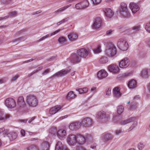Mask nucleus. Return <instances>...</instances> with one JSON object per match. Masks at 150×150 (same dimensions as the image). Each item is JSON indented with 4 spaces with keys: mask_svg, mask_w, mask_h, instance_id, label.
Here are the masks:
<instances>
[{
    "mask_svg": "<svg viewBox=\"0 0 150 150\" xmlns=\"http://www.w3.org/2000/svg\"><path fill=\"white\" fill-rule=\"evenodd\" d=\"M137 107V104L134 103H132L130 106V108L131 109H136Z\"/></svg>",
    "mask_w": 150,
    "mask_h": 150,
    "instance_id": "obj_53",
    "label": "nucleus"
},
{
    "mask_svg": "<svg viewBox=\"0 0 150 150\" xmlns=\"http://www.w3.org/2000/svg\"><path fill=\"white\" fill-rule=\"evenodd\" d=\"M141 27L140 25L134 26L132 28V30L137 31L139 30Z\"/></svg>",
    "mask_w": 150,
    "mask_h": 150,
    "instance_id": "obj_50",
    "label": "nucleus"
},
{
    "mask_svg": "<svg viewBox=\"0 0 150 150\" xmlns=\"http://www.w3.org/2000/svg\"><path fill=\"white\" fill-rule=\"evenodd\" d=\"M19 76L18 75H15L11 79V82H13L16 81L19 78Z\"/></svg>",
    "mask_w": 150,
    "mask_h": 150,
    "instance_id": "obj_49",
    "label": "nucleus"
},
{
    "mask_svg": "<svg viewBox=\"0 0 150 150\" xmlns=\"http://www.w3.org/2000/svg\"><path fill=\"white\" fill-rule=\"evenodd\" d=\"M88 1H82L80 2L81 6H82V9L83 10L87 8L89 5Z\"/></svg>",
    "mask_w": 150,
    "mask_h": 150,
    "instance_id": "obj_35",
    "label": "nucleus"
},
{
    "mask_svg": "<svg viewBox=\"0 0 150 150\" xmlns=\"http://www.w3.org/2000/svg\"><path fill=\"white\" fill-rule=\"evenodd\" d=\"M25 39L26 38L25 37H21L16 39L15 41H23L25 40Z\"/></svg>",
    "mask_w": 150,
    "mask_h": 150,
    "instance_id": "obj_55",
    "label": "nucleus"
},
{
    "mask_svg": "<svg viewBox=\"0 0 150 150\" xmlns=\"http://www.w3.org/2000/svg\"><path fill=\"white\" fill-rule=\"evenodd\" d=\"M93 4L94 6L98 5L101 2V1H91Z\"/></svg>",
    "mask_w": 150,
    "mask_h": 150,
    "instance_id": "obj_51",
    "label": "nucleus"
},
{
    "mask_svg": "<svg viewBox=\"0 0 150 150\" xmlns=\"http://www.w3.org/2000/svg\"><path fill=\"white\" fill-rule=\"evenodd\" d=\"M76 135L71 134L69 135L67 138V142L70 146H77Z\"/></svg>",
    "mask_w": 150,
    "mask_h": 150,
    "instance_id": "obj_8",
    "label": "nucleus"
},
{
    "mask_svg": "<svg viewBox=\"0 0 150 150\" xmlns=\"http://www.w3.org/2000/svg\"><path fill=\"white\" fill-rule=\"evenodd\" d=\"M67 37L70 41L71 42H74L77 40L78 36L76 34L72 33L68 35Z\"/></svg>",
    "mask_w": 150,
    "mask_h": 150,
    "instance_id": "obj_31",
    "label": "nucleus"
},
{
    "mask_svg": "<svg viewBox=\"0 0 150 150\" xmlns=\"http://www.w3.org/2000/svg\"><path fill=\"white\" fill-rule=\"evenodd\" d=\"M24 150H39L38 148L35 145H32L29 146Z\"/></svg>",
    "mask_w": 150,
    "mask_h": 150,
    "instance_id": "obj_37",
    "label": "nucleus"
},
{
    "mask_svg": "<svg viewBox=\"0 0 150 150\" xmlns=\"http://www.w3.org/2000/svg\"><path fill=\"white\" fill-rule=\"evenodd\" d=\"M144 144L142 142H139L137 144V147L139 150H142L144 148Z\"/></svg>",
    "mask_w": 150,
    "mask_h": 150,
    "instance_id": "obj_42",
    "label": "nucleus"
},
{
    "mask_svg": "<svg viewBox=\"0 0 150 150\" xmlns=\"http://www.w3.org/2000/svg\"><path fill=\"white\" fill-rule=\"evenodd\" d=\"M119 117H115L113 118V120L114 122L119 124L121 126H124L128 124L132 123L131 126L126 130V132L131 131L132 129H134L137 125V121L134 117H131L129 119L121 121L118 120L117 121H116V120H119Z\"/></svg>",
    "mask_w": 150,
    "mask_h": 150,
    "instance_id": "obj_1",
    "label": "nucleus"
},
{
    "mask_svg": "<svg viewBox=\"0 0 150 150\" xmlns=\"http://www.w3.org/2000/svg\"><path fill=\"white\" fill-rule=\"evenodd\" d=\"M108 71L113 74L118 73L119 71V68L117 65L111 64L108 67Z\"/></svg>",
    "mask_w": 150,
    "mask_h": 150,
    "instance_id": "obj_15",
    "label": "nucleus"
},
{
    "mask_svg": "<svg viewBox=\"0 0 150 150\" xmlns=\"http://www.w3.org/2000/svg\"><path fill=\"white\" fill-rule=\"evenodd\" d=\"M11 117V116L10 114H5L4 110H0V121L4 122Z\"/></svg>",
    "mask_w": 150,
    "mask_h": 150,
    "instance_id": "obj_16",
    "label": "nucleus"
},
{
    "mask_svg": "<svg viewBox=\"0 0 150 150\" xmlns=\"http://www.w3.org/2000/svg\"><path fill=\"white\" fill-rule=\"evenodd\" d=\"M120 16L122 18L128 19L131 17V14L128 9L127 4L125 3H121L119 10L117 11Z\"/></svg>",
    "mask_w": 150,
    "mask_h": 150,
    "instance_id": "obj_2",
    "label": "nucleus"
},
{
    "mask_svg": "<svg viewBox=\"0 0 150 150\" xmlns=\"http://www.w3.org/2000/svg\"><path fill=\"white\" fill-rule=\"evenodd\" d=\"M96 117L99 119H108L109 118L108 115H106V112L103 110L98 112L96 114Z\"/></svg>",
    "mask_w": 150,
    "mask_h": 150,
    "instance_id": "obj_19",
    "label": "nucleus"
},
{
    "mask_svg": "<svg viewBox=\"0 0 150 150\" xmlns=\"http://www.w3.org/2000/svg\"><path fill=\"white\" fill-rule=\"evenodd\" d=\"M55 150H69L67 146L62 144V142L58 141L56 144Z\"/></svg>",
    "mask_w": 150,
    "mask_h": 150,
    "instance_id": "obj_20",
    "label": "nucleus"
},
{
    "mask_svg": "<svg viewBox=\"0 0 150 150\" xmlns=\"http://www.w3.org/2000/svg\"><path fill=\"white\" fill-rule=\"evenodd\" d=\"M129 59L127 57H125L119 62V65L120 68L124 69L128 67L129 65Z\"/></svg>",
    "mask_w": 150,
    "mask_h": 150,
    "instance_id": "obj_13",
    "label": "nucleus"
},
{
    "mask_svg": "<svg viewBox=\"0 0 150 150\" xmlns=\"http://www.w3.org/2000/svg\"><path fill=\"white\" fill-rule=\"evenodd\" d=\"M127 86L130 89H133L137 86V82L134 79H132L128 82Z\"/></svg>",
    "mask_w": 150,
    "mask_h": 150,
    "instance_id": "obj_29",
    "label": "nucleus"
},
{
    "mask_svg": "<svg viewBox=\"0 0 150 150\" xmlns=\"http://www.w3.org/2000/svg\"><path fill=\"white\" fill-rule=\"evenodd\" d=\"M56 59V56H53L51 57L48 59H47V62L48 61H52L55 60Z\"/></svg>",
    "mask_w": 150,
    "mask_h": 150,
    "instance_id": "obj_54",
    "label": "nucleus"
},
{
    "mask_svg": "<svg viewBox=\"0 0 150 150\" xmlns=\"http://www.w3.org/2000/svg\"><path fill=\"white\" fill-rule=\"evenodd\" d=\"M103 11L105 15L108 18H110L113 16L114 13L113 11L110 8H105Z\"/></svg>",
    "mask_w": 150,
    "mask_h": 150,
    "instance_id": "obj_21",
    "label": "nucleus"
},
{
    "mask_svg": "<svg viewBox=\"0 0 150 150\" xmlns=\"http://www.w3.org/2000/svg\"><path fill=\"white\" fill-rule=\"evenodd\" d=\"M58 41L60 44H63L66 42V38L64 37H60L58 39Z\"/></svg>",
    "mask_w": 150,
    "mask_h": 150,
    "instance_id": "obj_41",
    "label": "nucleus"
},
{
    "mask_svg": "<svg viewBox=\"0 0 150 150\" xmlns=\"http://www.w3.org/2000/svg\"><path fill=\"white\" fill-rule=\"evenodd\" d=\"M76 90L78 91L79 94H82L86 93L88 91V88L87 87L83 88H76Z\"/></svg>",
    "mask_w": 150,
    "mask_h": 150,
    "instance_id": "obj_34",
    "label": "nucleus"
},
{
    "mask_svg": "<svg viewBox=\"0 0 150 150\" xmlns=\"http://www.w3.org/2000/svg\"><path fill=\"white\" fill-rule=\"evenodd\" d=\"M17 15V12L16 11H13L9 13H8V16H6L4 17H0V21L2 20H5L8 18H12L16 16Z\"/></svg>",
    "mask_w": 150,
    "mask_h": 150,
    "instance_id": "obj_28",
    "label": "nucleus"
},
{
    "mask_svg": "<svg viewBox=\"0 0 150 150\" xmlns=\"http://www.w3.org/2000/svg\"><path fill=\"white\" fill-rule=\"evenodd\" d=\"M43 150H47V142H43L42 145Z\"/></svg>",
    "mask_w": 150,
    "mask_h": 150,
    "instance_id": "obj_48",
    "label": "nucleus"
},
{
    "mask_svg": "<svg viewBox=\"0 0 150 150\" xmlns=\"http://www.w3.org/2000/svg\"><path fill=\"white\" fill-rule=\"evenodd\" d=\"M69 59L71 62L74 64L78 63L81 60L80 58L75 53L72 54Z\"/></svg>",
    "mask_w": 150,
    "mask_h": 150,
    "instance_id": "obj_14",
    "label": "nucleus"
},
{
    "mask_svg": "<svg viewBox=\"0 0 150 150\" xmlns=\"http://www.w3.org/2000/svg\"><path fill=\"white\" fill-rule=\"evenodd\" d=\"M67 117H68V116L67 115H66L64 116H62V117H59V120H62L64 118H67Z\"/></svg>",
    "mask_w": 150,
    "mask_h": 150,
    "instance_id": "obj_64",
    "label": "nucleus"
},
{
    "mask_svg": "<svg viewBox=\"0 0 150 150\" xmlns=\"http://www.w3.org/2000/svg\"><path fill=\"white\" fill-rule=\"evenodd\" d=\"M111 89L110 88H108L106 89L105 90L106 95L107 96H110L111 95Z\"/></svg>",
    "mask_w": 150,
    "mask_h": 150,
    "instance_id": "obj_46",
    "label": "nucleus"
},
{
    "mask_svg": "<svg viewBox=\"0 0 150 150\" xmlns=\"http://www.w3.org/2000/svg\"><path fill=\"white\" fill-rule=\"evenodd\" d=\"M69 19V17H67L65 18L64 19L62 20L63 23H64L67 21Z\"/></svg>",
    "mask_w": 150,
    "mask_h": 150,
    "instance_id": "obj_62",
    "label": "nucleus"
},
{
    "mask_svg": "<svg viewBox=\"0 0 150 150\" xmlns=\"http://www.w3.org/2000/svg\"><path fill=\"white\" fill-rule=\"evenodd\" d=\"M108 75V73L104 70H102L98 72L97 74L98 78L102 79L106 77Z\"/></svg>",
    "mask_w": 150,
    "mask_h": 150,
    "instance_id": "obj_26",
    "label": "nucleus"
},
{
    "mask_svg": "<svg viewBox=\"0 0 150 150\" xmlns=\"http://www.w3.org/2000/svg\"><path fill=\"white\" fill-rule=\"evenodd\" d=\"M17 104L21 108H23L26 106V104L23 96L18 97L17 99Z\"/></svg>",
    "mask_w": 150,
    "mask_h": 150,
    "instance_id": "obj_24",
    "label": "nucleus"
},
{
    "mask_svg": "<svg viewBox=\"0 0 150 150\" xmlns=\"http://www.w3.org/2000/svg\"><path fill=\"white\" fill-rule=\"evenodd\" d=\"M47 38V35H46L45 36L42 37V38L40 39L39 40L37 41V42H39L40 41H43V40H45Z\"/></svg>",
    "mask_w": 150,
    "mask_h": 150,
    "instance_id": "obj_57",
    "label": "nucleus"
},
{
    "mask_svg": "<svg viewBox=\"0 0 150 150\" xmlns=\"http://www.w3.org/2000/svg\"><path fill=\"white\" fill-rule=\"evenodd\" d=\"M93 51L95 54H98L100 53L101 51V45H98L97 48L93 50Z\"/></svg>",
    "mask_w": 150,
    "mask_h": 150,
    "instance_id": "obj_40",
    "label": "nucleus"
},
{
    "mask_svg": "<svg viewBox=\"0 0 150 150\" xmlns=\"http://www.w3.org/2000/svg\"><path fill=\"white\" fill-rule=\"evenodd\" d=\"M35 119V117H33L30 118L28 120V122L29 123H30L32 122Z\"/></svg>",
    "mask_w": 150,
    "mask_h": 150,
    "instance_id": "obj_63",
    "label": "nucleus"
},
{
    "mask_svg": "<svg viewBox=\"0 0 150 150\" xmlns=\"http://www.w3.org/2000/svg\"><path fill=\"white\" fill-rule=\"evenodd\" d=\"M70 70V69H62L60 71L56 73L53 76L59 77L64 76L68 74Z\"/></svg>",
    "mask_w": 150,
    "mask_h": 150,
    "instance_id": "obj_17",
    "label": "nucleus"
},
{
    "mask_svg": "<svg viewBox=\"0 0 150 150\" xmlns=\"http://www.w3.org/2000/svg\"><path fill=\"white\" fill-rule=\"evenodd\" d=\"M60 29H59L51 33L50 35L51 36L54 35L60 32Z\"/></svg>",
    "mask_w": 150,
    "mask_h": 150,
    "instance_id": "obj_56",
    "label": "nucleus"
},
{
    "mask_svg": "<svg viewBox=\"0 0 150 150\" xmlns=\"http://www.w3.org/2000/svg\"><path fill=\"white\" fill-rule=\"evenodd\" d=\"M42 68V67H39L36 70H35L33 72H32L30 75H29V76H31L32 75L34 74L35 72H38V71L41 70Z\"/></svg>",
    "mask_w": 150,
    "mask_h": 150,
    "instance_id": "obj_52",
    "label": "nucleus"
},
{
    "mask_svg": "<svg viewBox=\"0 0 150 150\" xmlns=\"http://www.w3.org/2000/svg\"><path fill=\"white\" fill-rule=\"evenodd\" d=\"M6 80L5 78H2L0 79V84L5 83Z\"/></svg>",
    "mask_w": 150,
    "mask_h": 150,
    "instance_id": "obj_59",
    "label": "nucleus"
},
{
    "mask_svg": "<svg viewBox=\"0 0 150 150\" xmlns=\"http://www.w3.org/2000/svg\"><path fill=\"white\" fill-rule=\"evenodd\" d=\"M76 96V95L74 94L72 91H70L68 93L66 98V99L69 100L74 98Z\"/></svg>",
    "mask_w": 150,
    "mask_h": 150,
    "instance_id": "obj_32",
    "label": "nucleus"
},
{
    "mask_svg": "<svg viewBox=\"0 0 150 150\" xmlns=\"http://www.w3.org/2000/svg\"><path fill=\"white\" fill-rule=\"evenodd\" d=\"M57 134L59 139H64L65 138L67 135L66 131L64 129H61L57 131Z\"/></svg>",
    "mask_w": 150,
    "mask_h": 150,
    "instance_id": "obj_22",
    "label": "nucleus"
},
{
    "mask_svg": "<svg viewBox=\"0 0 150 150\" xmlns=\"http://www.w3.org/2000/svg\"><path fill=\"white\" fill-rule=\"evenodd\" d=\"M123 131L122 129H117L114 132V134L116 136H119L122 133Z\"/></svg>",
    "mask_w": 150,
    "mask_h": 150,
    "instance_id": "obj_43",
    "label": "nucleus"
},
{
    "mask_svg": "<svg viewBox=\"0 0 150 150\" xmlns=\"http://www.w3.org/2000/svg\"><path fill=\"white\" fill-rule=\"evenodd\" d=\"M5 105L8 108L11 109L14 108L16 106L15 100L13 98H8L6 99Z\"/></svg>",
    "mask_w": 150,
    "mask_h": 150,
    "instance_id": "obj_7",
    "label": "nucleus"
},
{
    "mask_svg": "<svg viewBox=\"0 0 150 150\" xmlns=\"http://www.w3.org/2000/svg\"><path fill=\"white\" fill-rule=\"evenodd\" d=\"M25 101L28 106L30 108H35L38 104L37 98L33 95H27L25 98Z\"/></svg>",
    "mask_w": 150,
    "mask_h": 150,
    "instance_id": "obj_4",
    "label": "nucleus"
},
{
    "mask_svg": "<svg viewBox=\"0 0 150 150\" xmlns=\"http://www.w3.org/2000/svg\"><path fill=\"white\" fill-rule=\"evenodd\" d=\"M60 105H57L51 108L49 110V112L51 115H54L59 112L61 109Z\"/></svg>",
    "mask_w": 150,
    "mask_h": 150,
    "instance_id": "obj_25",
    "label": "nucleus"
},
{
    "mask_svg": "<svg viewBox=\"0 0 150 150\" xmlns=\"http://www.w3.org/2000/svg\"><path fill=\"white\" fill-rule=\"evenodd\" d=\"M17 136V134L15 132H10L7 134V137L11 141H13L15 139Z\"/></svg>",
    "mask_w": 150,
    "mask_h": 150,
    "instance_id": "obj_27",
    "label": "nucleus"
},
{
    "mask_svg": "<svg viewBox=\"0 0 150 150\" xmlns=\"http://www.w3.org/2000/svg\"><path fill=\"white\" fill-rule=\"evenodd\" d=\"M113 93L115 97H117L120 96L122 94L120 92V88L117 87L114 88L113 89Z\"/></svg>",
    "mask_w": 150,
    "mask_h": 150,
    "instance_id": "obj_30",
    "label": "nucleus"
},
{
    "mask_svg": "<svg viewBox=\"0 0 150 150\" xmlns=\"http://www.w3.org/2000/svg\"><path fill=\"white\" fill-rule=\"evenodd\" d=\"M117 46L120 50L122 51H125L128 48V44L124 38H120L119 40Z\"/></svg>",
    "mask_w": 150,
    "mask_h": 150,
    "instance_id": "obj_6",
    "label": "nucleus"
},
{
    "mask_svg": "<svg viewBox=\"0 0 150 150\" xmlns=\"http://www.w3.org/2000/svg\"><path fill=\"white\" fill-rule=\"evenodd\" d=\"M77 146L83 145L87 142H89L91 139L92 137L89 134H87L84 137L81 134L76 135Z\"/></svg>",
    "mask_w": 150,
    "mask_h": 150,
    "instance_id": "obj_5",
    "label": "nucleus"
},
{
    "mask_svg": "<svg viewBox=\"0 0 150 150\" xmlns=\"http://www.w3.org/2000/svg\"><path fill=\"white\" fill-rule=\"evenodd\" d=\"M82 6L80 2L76 4L75 6V8L77 10H82Z\"/></svg>",
    "mask_w": 150,
    "mask_h": 150,
    "instance_id": "obj_44",
    "label": "nucleus"
},
{
    "mask_svg": "<svg viewBox=\"0 0 150 150\" xmlns=\"http://www.w3.org/2000/svg\"><path fill=\"white\" fill-rule=\"evenodd\" d=\"M108 60V57H106L103 56L102 57L99 59V62L101 64H105L107 63Z\"/></svg>",
    "mask_w": 150,
    "mask_h": 150,
    "instance_id": "obj_38",
    "label": "nucleus"
},
{
    "mask_svg": "<svg viewBox=\"0 0 150 150\" xmlns=\"http://www.w3.org/2000/svg\"><path fill=\"white\" fill-rule=\"evenodd\" d=\"M102 23V19L99 17H96L94 18L93 24L92 25L93 29H97L101 27Z\"/></svg>",
    "mask_w": 150,
    "mask_h": 150,
    "instance_id": "obj_9",
    "label": "nucleus"
},
{
    "mask_svg": "<svg viewBox=\"0 0 150 150\" xmlns=\"http://www.w3.org/2000/svg\"><path fill=\"white\" fill-rule=\"evenodd\" d=\"M100 139L104 142H107L112 140L113 138V135L110 133L105 132L100 135Z\"/></svg>",
    "mask_w": 150,
    "mask_h": 150,
    "instance_id": "obj_12",
    "label": "nucleus"
},
{
    "mask_svg": "<svg viewBox=\"0 0 150 150\" xmlns=\"http://www.w3.org/2000/svg\"><path fill=\"white\" fill-rule=\"evenodd\" d=\"M21 134L23 137H24L25 136V131L24 130L22 129L21 131Z\"/></svg>",
    "mask_w": 150,
    "mask_h": 150,
    "instance_id": "obj_61",
    "label": "nucleus"
},
{
    "mask_svg": "<svg viewBox=\"0 0 150 150\" xmlns=\"http://www.w3.org/2000/svg\"><path fill=\"white\" fill-rule=\"evenodd\" d=\"M82 125L81 122L75 121L71 123L69 125V129L71 131H75L79 129Z\"/></svg>",
    "mask_w": 150,
    "mask_h": 150,
    "instance_id": "obj_11",
    "label": "nucleus"
},
{
    "mask_svg": "<svg viewBox=\"0 0 150 150\" xmlns=\"http://www.w3.org/2000/svg\"><path fill=\"white\" fill-rule=\"evenodd\" d=\"M145 29L147 31L150 33V22L146 23L145 26Z\"/></svg>",
    "mask_w": 150,
    "mask_h": 150,
    "instance_id": "obj_45",
    "label": "nucleus"
},
{
    "mask_svg": "<svg viewBox=\"0 0 150 150\" xmlns=\"http://www.w3.org/2000/svg\"><path fill=\"white\" fill-rule=\"evenodd\" d=\"M105 45V53L108 57H113L116 55L117 51L115 47L112 44L108 43Z\"/></svg>",
    "mask_w": 150,
    "mask_h": 150,
    "instance_id": "obj_3",
    "label": "nucleus"
},
{
    "mask_svg": "<svg viewBox=\"0 0 150 150\" xmlns=\"http://www.w3.org/2000/svg\"><path fill=\"white\" fill-rule=\"evenodd\" d=\"M132 73L133 72L132 71H131L129 72H126L123 74V76L124 77L128 76L131 75Z\"/></svg>",
    "mask_w": 150,
    "mask_h": 150,
    "instance_id": "obj_47",
    "label": "nucleus"
},
{
    "mask_svg": "<svg viewBox=\"0 0 150 150\" xmlns=\"http://www.w3.org/2000/svg\"><path fill=\"white\" fill-rule=\"evenodd\" d=\"M76 52L78 55L80 57L85 58L88 55L90 52L88 49L81 48L78 50Z\"/></svg>",
    "mask_w": 150,
    "mask_h": 150,
    "instance_id": "obj_10",
    "label": "nucleus"
},
{
    "mask_svg": "<svg viewBox=\"0 0 150 150\" xmlns=\"http://www.w3.org/2000/svg\"><path fill=\"white\" fill-rule=\"evenodd\" d=\"M148 75V70L146 69H143L141 72V76L143 78L146 77Z\"/></svg>",
    "mask_w": 150,
    "mask_h": 150,
    "instance_id": "obj_36",
    "label": "nucleus"
},
{
    "mask_svg": "<svg viewBox=\"0 0 150 150\" xmlns=\"http://www.w3.org/2000/svg\"><path fill=\"white\" fill-rule=\"evenodd\" d=\"M81 122L82 125H83L85 127H87L91 125L92 121L90 118L87 117L82 119Z\"/></svg>",
    "mask_w": 150,
    "mask_h": 150,
    "instance_id": "obj_18",
    "label": "nucleus"
},
{
    "mask_svg": "<svg viewBox=\"0 0 150 150\" xmlns=\"http://www.w3.org/2000/svg\"><path fill=\"white\" fill-rule=\"evenodd\" d=\"M27 121L28 120L26 119L20 120H18V122L21 123H25L27 122Z\"/></svg>",
    "mask_w": 150,
    "mask_h": 150,
    "instance_id": "obj_60",
    "label": "nucleus"
},
{
    "mask_svg": "<svg viewBox=\"0 0 150 150\" xmlns=\"http://www.w3.org/2000/svg\"><path fill=\"white\" fill-rule=\"evenodd\" d=\"M113 31L112 30L110 29L106 31V34L107 35H110L112 34Z\"/></svg>",
    "mask_w": 150,
    "mask_h": 150,
    "instance_id": "obj_58",
    "label": "nucleus"
},
{
    "mask_svg": "<svg viewBox=\"0 0 150 150\" xmlns=\"http://www.w3.org/2000/svg\"><path fill=\"white\" fill-rule=\"evenodd\" d=\"M71 4H69L68 5L64 7H62L57 10L55 12V13L56 14H58L64 11L66 9L68 8L69 7H70L71 6Z\"/></svg>",
    "mask_w": 150,
    "mask_h": 150,
    "instance_id": "obj_33",
    "label": "nucleus"
},
{
    "mask_svg": "<svg viewBox=\"0 0 150 150\" xmlns=\"http://www.w3.org/2000/svg\"><path fill=\"white\" fill-rule=\"evenodd\" d=\"M129 7L132 12L133 13H136L140 9L139 6L134 2L130 3L129 4Z\"/></svg>",
    "mask_w": 150,
    "mask_h": 150,
    "instance_id": "obj_23",
    "label": "nucleus"
},
{
    "mask_svg": "<svg viewBox=\"0 0 150 150\" xmlns=\"http://www.w3.org/2000/svg\"><path fill=\"white\" fill-rule=\"evenodd\" d=\"M117 112L118 114H121L124 111V107L122 105H119L117 107Z\"/></svg>",
    "mask_w": 150,
    "mask_h": 150,
    "instance_id": "obj_39",
    "label": "nucleus"
}]
</instances>
